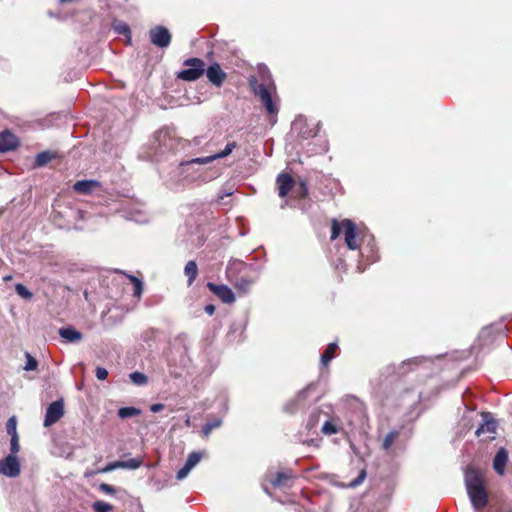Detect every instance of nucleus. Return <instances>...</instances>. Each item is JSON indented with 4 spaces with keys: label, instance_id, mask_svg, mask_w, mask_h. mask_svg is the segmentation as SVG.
<instances>
[{
    "label": "nucleus",
    "instance_id": "8fccbe9b",
    "mask_svg": "<svg viewBox=\"0 0 512 512\" xmlns=\"http://www.w3.org/2000/svg\"><path fill=\"white\" fill-rule=\"evenodd\" d=\"M297 192L299 193V196L301 198H305L308 194V188H307V185L304 181H302L300 184H299V187L297 188Z\"/></svg>",
    "mask_w": 512,
    "mask_h": 512
},
{
    "label": "nucleus",
    "instance_id": "4c0bfd02",
    "mask_svg": "<svg viewBox=\"0 0 512 512\" xmlns=\"http://www.w3.org/2000/svg\"><path fill=\"white\" fill-rule=\"evenodd\" d=\"M15 291H16V293H17L20 297H22V298H24V299H31V298H32V296H33L32 292H30V291L27 289V287H26V286H24V285H23V284H21V283H18V284H16V285H15Z\"/></svg>",
    "mask_w": 512,
    "mask_h": 512
},
{
    "label": "nucleus",
    "instance_id": "72a5a7b5",
    "mask_svg": "<svg viewBox=\"0 0 512 512\" xmlns=\"http://www.w3.org/2000/svg\"><path fill=\"white\" fill-rule=\"evenodd\" d=\"M129 377H130V380L132 381V383H134L135 385H138V386L144 385L148 382V377L142 372H138V371L132 372L129 375Z\"/></svg>",
    "mask_w": 512,
    "mask_h": 512
},
{
    "label": "nucleus",
    "instance_id": "f257e3e1",
    "mask_svg": "<svg viewBox=\"0 0 512 512\" xmlns=\"http://www.w3.org/2000/svg\"><path fill=\"white\" fill-rule=\"evenodd\" d=\"M258 76L260 82L255 76H250L248 79L249 87L255 96L259 97L266 111L269 114H276L278 107L272 100L271 90H275L272 75L265 65L258 66Z\"/></svg>",
    "mask_w": 512,
    "mask_h": 512
},
{
    "label": "nucleus",
    "instance_id": "ea45409f",
    "mask_svg": "<svg viewBox=\"0 0 512 512\" xmlns=\"http://www.w3.org/2000/svg\"><path fill=\"white\" fill-rule=\"evenodd\" d=\"M16 426H17L16 417L15 416L10 417L6 423V430L10 436L18 435Z\"/></svg>",
    "mask_w": 512,
    "mask_h": 512
},
{
    "label": "nucleus",
    "instance_id": "7c9ffc66",
    "mask_svg": "<svg viewBox=\"0 0 512 512\" xmlns=\"http://www.w3.org/2000/svg\"><path fill=\"white\" fill-rule=\"evenodd\" d=\"M400 432L398 430H391L384 438L382 448L385 451H389L394 441L399 437Z\"/></svg>",
    "mask_w": 512,
    "mask_h": 512
},
{
    "label": "nucleus",
    "instance_id": "bf43d9fd",
    "mask_svg": "<svg viewBox=\"0 0 512 512\" xmlns=\"http://www.w3.org/2000/svg\"><path fill=\"white\" fill-rule=\"evenodd\" d=\"M366 416L365 415H362V419H361V423H363V421L365 420Z\"/></svg>",
    "mask_w": 512,
    "mask_h": 512
},
{
    "label": "nucleus",
    "instance_id": "c03bdc74",
    "mask_svg": "<svg viewBox=\"0 0 512 512\" xmlns=\"http://www.w3.org/2000/svg\"><path fill=\"white\" fill-rule=\"evenodd\" d=\"M98 489L108 495H114L116 493V488L107 483H100Z\"/></svg>",
    "mask_w": 512,
    "mask_h": 512
},
{
    "label": "nucleus",
    "instance_id": "f3484780",
    "mask_svg": "<svg viewBox=\"0 0 512 512\" xmlns=\"http://www.w3.org/2000/svg\"><path fill=\"white\" fill-rule=\"evenodd\" d=\"M17 145V138L11 132L5 130L0 133V152H9L15 149Z\"/></svg>",
    "mask_w": 512,
    "mask_h": 512
},
{
    "label": "nucleus",
    "instance_id": "c756f323",
    "mask_svg": "<svg viewBox=\"0 0 512 512\" xmlns=\"http://www.w3.org/2000/svg\"><path fill=\"white\" fill-rule=\"evenodd\" d=\"M320 415H321V410L318 408H315L311 411V413L307 419V422H306V428L308 430H312L313 428H315L317 426L319 419H320Z\"/></svg>",
    "mask_w": 512,
    "mask_h": 512
},
{
    "label": "nucleus",
    "instance_id": "a18cd8bd",
    "mask_svg": "<svg viewBox=\"0 0 512 512\" xmlns=\"http://www.w3.org/2000/svg\"><path fill=\"white\" fill-rule=\"evenodd\" d=\"M95 376H96V378H97L98 380H100V381H104V380H106V379H107V377H108V371H107V369H105L104 367H100V366H98V367H96V369H95Z\"/></svg>",
    "mask_w": 512,
    "mask_h": 512
},
{
    "label": "nucleus",
    "instance_id": "393cba45",
    "mask_svg": "<svg viewBox=\"0 0 512 512\" xmlns=\"http://www.w3.org/2000/svg\"><path fill=\"white\" fill-rule=\"evenodd\" d=\"M55 157H56V154L49 150L40 152L35 157L34 166L35 167H43L46 164H48Z\"/></svg>",
    "mask_w": 512,
    "mask_h": 512
},
{
    "label": "nucleus",
    "instance_id": "58836bf2",
    "mask_svg": "<svg viewBox=\"0 0 512 512\" xmlns=\"http://www.w3.org/2000/svg\"><path fill=\"white\" fill-rule=\"evenodd\" d=\"M38 367V361L31 356L29 353H26V362L24 366V370L26 371H33L36 370Z\"/></svg>",
    "mask_w": 512,
    "mask_h": 512
},
{
    "label": "nucleus",
    "instance_id": "b1692460",
    "mask_svg": "<svg viewBox=\"0 0 512 512\" xmlns=\"http://www.w3.org/2000/svg\"><path fill=\"white\" fill-rule=\"evenodd\" d=\"M184 274L187 276L188 286H191L198 275V267L194 260L188 261L184 267Z\"/></svg>",
    "mask_w": 512,
    "mask_h": 512
},
{
    "label": "nucleus",
    "instance_id": "37998d69",
    "mask_svg": "<svg viewBox=\"0 0 512 512\" xmlns=\"http://www.w3.org/2000/svg\"><path fill=\"white\" fill-rule=\"evenodd\" d=\"M119 468L122 469L121 461H114V462L108 463L104 468H102L100 470V472L107 473V472H111V471H114Z\"/></svg>",
    "mask_w": 512,
    "mask_h": 512
},
{
    "label": "nucleus",
    "instance_id": "5fc2aeb1",
    "mask_svg": "<svg viewBox=\"0 0 512 512\" xmlns=\"http://www.w3.org/2000/svg\"><path fill=\"white\" fill-rule=\"evenodd\" d=\"M232 192H224L222 195L219 196V199H224V197L230 196Z\"/></svg>",
    "mask_w": 512,
    "mask_h": 512
},
{
    "label": "nucleus",
    "instance_id": "423d86ee",
    "mask_svg": "<svg viewBox=\"0 0 512 512\" xmlns=\"http://www.w3.org/2000/svg\"><path fill=\"white\" fill-rule=\"evenodd\" d=\"M506 325L502 322L494 323L484 327L478 335V344L480 348L491 346L498 338L504 337L507 331Z\"/></svg>",
    "mask_w": 512,
    "mask_h": 512
},
{
    "label": "nucleus",
    "instance_id": "c9c22d12",
    "mask_svg": "<svg viewBox=\"0 0 512 512\" xmlns=\"http://www.w3.org/2000/svg\"><path fill=\"white\" fill-rule=\"evenodd\" d=\"M92 508L94 512H110L112 511L113 506L109 503L98 500L92 504Z\"/></svg>",
    "mask_w": 512,
    "mask_h": 512
},
{
    "label": "nucleus",
    "instance_id": "4468645a",
    "mask_svg": "<svg viewBox=\"0 0 512 512\" xmlns=\"http://www.w3.org/2000/svg\"><path fill=\"white\" fill-rule=\"evenodd\" d=\"M236 147H237V143L235 141L229 142L225 145V148L222 151H220L216 154L210 155V156H206V157L193 158L192 162H197L198 164H201V165L211 163L212 161H214L216 159H222V158L229 156Z\"/></svg>",
    "mask_w": 512,
    "mask_h": 512
},
{
    "label": "nucleus",
    "instance_id": "bb28decb",
    "mask_svg": "<svg viewBox=\"0 0 512 512\" xmlns=\"http://www.w3.org/2000/svg\"><path fill=\"white\" fill-rule=\"evenodd\" d=\"M120 273L124 274L132 282L134 286L133 296L140 298L143 293V281L134 275H129L122 271Z\"/></svg>",
    "mask_w": 512,
    "mask_h": 512
},
{
    "label": "nucleus",
    "instance_id": "e433bc0d",
    "mask_svg": "<svg viewBox=\"0 0 512 512\" xmlns=\"http://www.w3.org/2000/svg\"><path fill=\"white\" fill-rule=\"evenodd\" d=\"M342 231V221L338 222L336 219H333L331 227V240H335L336 238H338Z\"/></svg>",
    "mask_w": 512,
    "mask_h": 512
},
{
    "label": "nucleus",
    "instance_id": "dca6fc26",
    "mask_svg": "<svg viewBox=\"0 0 512 512\" xmlns=\"http://www.w3.org/2000/svg\"><path fill=\"white\" fill-rule=\"evenodd\" d=\"M292 129L298 132V136L301 139H308L310 137H314L318 133V129L307 127L306 119L302 117L297 118L293 122Z\"/></svg>",
    "mask_w": 512,
    "mask_h": 512
},
{
    "label": "nucleus",
    "instance_id": "a211bd4d",
    "mask_svg": "<svg viewBox=\"0 0 512 512\" xmlns=\"http://www.w3.org/2000/svg\"><path fill=\"white\" fill-rule=\"evenodd\" d=\"M483 423L476 429L475 434L481 436L482 434H494L497 429V422L490 417L489 413L483 414Z\"/></svg>",
    "mask_w": 512,
    "mask_h": 512
},
{
    "label": "nucleus",
    "instance_id": "0eeeda50",
    "mask_svg": "<svg viewBox=\"0 0 512 512\" xmlns=\"http://www.w3.org/2000/svg\"><path fill=\"white\" fill-rule=\"evenodd\" d=\"M149 39L154 46L164 49L170 45L172 35L168 28L157 25L149 30Z\"/></svg>",
    "mask_w": 512,
    "mask_h": 512
},
{
    "label": "nucleus",
    "instance_id": "6e6552de",
    "mask_svg": "<svg viewBox=\"0 0 512 512\" xmlns=\"http://www.w3.org/2000/svg\"><path fill=\"white\" fill-rule=\"evenodd\" d=\"M315 386L316 385L314 383H310L304 389L299 391L295 398L286 403L284 411L294 414L297 411L304 409L306 407V400L309 397L310 392L315 389Z\"/></svg>",
    "mask_w": 512,
    "mask_h": 512
},
{
    "label": "nucleus",
    "instance_id": "f8f14e48",
    "mask_svg": "<svg viewBox=\"0 0 512 512\" xmlns=\"http://www.w3.org/2000/svg\"><path fill=\"white\" fill-rule=\"evenodd\" d=\"M204 74H206L208 81L217 88L221 87L227 78L226 72L223 71L217 62L212 63L208 67L205 66Z\"/></svg>",
    "mask_w": 512,
    "mask_h": 512
},
{
    "label": "nucleus",
    "instance_id": "2eb2a0df",
    "mask_svg": "<svg viewBox=\"0 0 512 512\" xmlns=\"http://www.w3.org/2000/svg\"><path fill=\"white\" fill-rule=\"evenodd\" d=\"M276 183L278 185V195L281 198L286 197L287 194L295 186V180L290 174L287 173H280L277 176Z\"/></svg>",
    "mask_w": 512,
    "mask_h": 512
},
{
    "label": "nucleus",
    "instance_id": "1a4fd4ad",
    "mask_svg": "<svg viewBox=\"0 0 512 512\" xmlns=\"http://www.w3.org/2000/svg\"><path fill=\"white\" fill-rule=\"evenodd\" d=\"M21 472L20 462L15 455H7L5 458L0 460V475H4L8 478H15L19 476Z\"/></svg>",
    "mask_w": 512,
    "mask_h": 512
},
{
    "label": "nucleus",
    "instance_id": "de8ad7c7",
    "mask_svg": "<svg viewBox=\"0 0 512 512\" xmlns=\"http://www.w3.org/2000/svg\"><path fill=\"white\" fill-rule=\"evenodd\" d=\"M366 477V471L362 470L359 475L350 483V487H357L359 486Z\"/></svg>",
    "mask_w": 512,
    "mask_h": 512
},
{
    "label": "nucleus",
    "instance_id": "f704fd0d",
    "mask_svg": "<svg viewBox=\"0 0 512 512\" xmlns=\"http://www.w3.org/2000/svg\"><path fill=\"white\" fill-rule=\"evenodd\" d=\"M321 431L325 435H334L339 432V429L332 421L326 420L322 425Z\"/></svg>",
    "mask_w": 512,
    "mask_h": 512
},
{
    "label": "nucleus",
    "instance_id": "c85d7f7f",
    "mask_svg": "<svg viewBox=\"0 0 512 512\" xmlns=\"http://www.w3.org/2000/svg\"><path fill=\"white\" fill-rule=\"evenodd\" d=\"M140 413H141L140 409H138L136 407H132V406H127V407H121L118 410L117 414L121 419H126V418H130L133 416H137Z\"/></svg>",
    "mask_w": 512,
    "mask_h": 512
},
{
    "label": "nucleus",
    "instance_id": "f03ea898",
    "mask_svg": "<svg viewBox=\"0 0 512 512\" xmlns=\"http://www.w3.org/2000/svg\"><path fill=\"white\" fill-rule=\"evenodd\" d=\"M464 480L474 510L476 512H483L482 510L488 504V494L480 471L474 467H468L465 471Z\"/></svg>",
    "mask_w": 512,
    "mask_h": 512
},
{
    "label": "nucleus",
    "instance_id": "7ed1b4c3",
    "mask_svg": "<svg viewBox=\"0 0 512 512\" xmlns=\"http://www.w3.org/2000/svg\"><path fill=\"white\" fill-rule=\"evenodd\" d=\"M193 159L182 161L178 166L173 167L166 178L164 179L165 186L174 192L181 191L186 183H192L195 176L190 172V167L197 162H192Z\"/></svg>",
    "mask_w": 512,
    "mask_h": 512
},
{
    "label": "nucleus",
    "instance_id": "a19ab883",
    "mask_svg": "<svg viewBox=\"0 0 512 512\" xmlns=\"http://www.w3.org/2000/svg\"><path fill=\"white\" fill-rule=\"evenodd\" d=\"M20 445H19V437L18 435H12L10 439V451L11 453L9 455H15L19 452Z\"/></svg>",
    "mask_w": 512,
    "mask_h": 512
},
{
    "label": "nucleus",
    "instance_id": "a878e982",
    "mask_svg": "<svg viewBox=\"0 0 512 512\" xmlns=\"http://www.w3.org/2000/svg\"><path fill=\"white\" fill-rule=\"evenodd\" d=\"M338 348L336 342L330 343L326 350L322 353L320 360L323 366H327L330 361L335 357V352Z\"/></svg>",
    "mask_w": 512,
    "mask_h": 512
},
{
    "label": "nucleus",
    "instance_id": "9d476101",
    "mask_svg": "<svg viewBox=\"0 0 512 512\" xmlns=\"http://www.w3.org/2000/svg\"><path fill=\"white\" fill-rule=\"evenodd\" d=\"M345 244L350 250H358L359 243L357 241L358 231L355 223L350 219L342 221Z\"/></svg>",
    "mask_w": 512,
    "mask_h": 512
},
{
    "label": "nucleus",
    "instance_id": "4d7b16f0",
    "mask_svg": "<svg viewBox=\"0 0 512 512\" xmlns=\"http://www.w3.org/2000/svg\"><path fill=\"white\" fill-rule=\"evenodd\" d=\"M194 143H195V145H199L201 143L200 138L195 137L194 138Z\"/></svg>",
    "mask_w": 512,
    "mask_h": 512
},
{
    "label": "nucleus",
    "instance_id": "3c124183",
    "mask_svg": "<svg viewBox=\"0 0 512 512\" xmlns=\"http://www.w3.org/2000/svg\"><path fill=\"white\" fill-rule=\"evenodd\" d=\"M164 409V404L162 403H154L150 406V411L153 413H158Z\"/></svg>",
    "mask_w": 512,
    "mask_h": 512
},
{
    "label": "nucleus",
    "instance_id": "412c9836",
    "mask_svg": "<svg viewBox=\"0 0 512 512\" xmlns=\"http://www.w3.org/2000/svg\"><path fill=\"white\" fill-rule=\"evenodd\" d=\"M111 27L115 34L125 36L127 43L131 44V41H132L131 29L126 22H124L122 20L115 19V20H113Z\"/></svg>",
    "mask_w": 512,
    "mask_h": 512
},
{
    "label": "nucleus",
    "instance_id": "6e6d98bb",
    "mask_svg": "<svg viewBox=\"0 0 512 512\" xmlns=\"http://www.w3.org/2000/svg\"><path fill=\"white\" fill-rule=\"evenodd\" d=\"M11 279H12L11 275H6V276L3 277V281L4 282L10 281Z\"/></svg>",
    "mask_w": 512,
    "mask_h": 512
},
{
    "label": "nucleus",
    "instance_id": "20e7f679",
    "mask_svg": "<svg viewBox=\"0 0 512 512\" xmlns=\"http://www.w3.org/2000/svg\"><path fill=\"white\" fill-rule=\"evenodd\" d=\"M183 148V141L172 134L167 129L159 130L155 133L152 149L155 155H165L167 153H176Z\"/></svg>",
    "mask_w": 512,
    "mask_h": 512
},
{
    "label": "nucleus",
    "instance_id": "5701e85b",
    "mask_svg": "<svg viewBox=\"0 0 512 512\" xmlns=\"http://www.w3.org/2000/svg\"><path fill=\"white\" fill-rule=\"evenodd\" d=\"M294 476L290 471H279L276 473L274 479L270 480V483L275 488H280L286 485L287 481L292 479Z\"/></svg>",
    "mask_w": 512,
    "mask_h": 512
},
{
    "label": "nucleus",
    "instance_id": "cd10ccee",
    "mask_svg": "<svg viewBox=\"0 0 512 512\" xmlns=\"http://www.w3.org/2000/svg\"><path fill=\"white\" fill-rule=\"evenodd\" d=\"M222 425V420L220 418H214L212 420H208L202 426V433L205 437L209 436L212 430L219 428Z\"/></svg>",
    "mask_w": 512,
    "mask_h": 512
},
{
    "label": "nucleus",
    "instance_id": "ddd939ff",
    "mask_svg": "<svg viewBox=\"0 0 512 512\" xmlns=\"http://www.w3.org/2000/svg\"><path fill=\"white\" fill-rule=\"evenodd\" d=\"M207 288L226 304H231L235 301L234 292L225 284H215L213 282H208Z\"/></svg>",
    "mask_w": 512,
    "mask_h": 512
},
{
    "label": "nucleus",
    "instance_id": "603ef678",
    "mask_svg": "<svg viewBox=\"0 0 512 512\" xmlns=\"http://www.w3.org/2000/svg\"><path fill=\"white\" fill-rule=\"evenodd\" d=\"M241 328H242V324L241 323L234 322L230 326L229 333H234V332H236L237 330H239Z\"/></svg>",
    "mask_w": 512,
    "mask_h": 512
},
{
    "label": "nucleus",
    "instance_id": "aec40b11",
    "mask_svg": "<svg viewBox=\"0 0 512 512\" xmlns=\"http://www.w3.org/2000/svg\"><path fill=\"white\" fill-rule=\"evenodd\" d=\"M100 187V183L97 180H80L73 185L74 191L81 194H89L94 191L95 188Z\"/></svg>",
    "mask_w": 512,
    "mask_h": 512
},
{
    "label": "nucleus",
    "instance_id": "4be33fe9",
    "mask_svg": "<svg viewBox=\"0 0 512 512\" xmlns=\"http://www.w3.org/2000/svg\"><path fill=\"white\" fill-rule=\"evenodd\" d=\"M59 335L69 343L78 342L83 337L82 333L75 329L73 326L60 328Z\"/></svg>",
    "mask_w": 512,
    "mask_h": 512
},
{
    "label": "nucleus",
    "instance_id": "79ce46f5",
    "mask_svg": "<svg viewBox=\"0 0 512 512\" xmlns=\"http://www.w3.org/2000/svg\"><path fill=\"white\" fill-rule=\"evenodd\" d=\"M252 281L247 278H240L236 284V287L244 292L248 291Z\"/></svg>",
    "mask_w": 512,
    "mask_h": 512
},
{
    "label": "nucleus",
    "instance_id": "9b49d317",
    "mask_svg": "<svg viewBox=\"0 0 512 512\" xmlns=\"http://www.w3.org/2000/svg\"><path fill=\"white\" fill-rule=\"evenodd\" d=\"M64 414L63 400H57L49 404L44 417V427H50L60 420Z\"/></svg>",
    "mask_w": 512,
    "mask_h": 512
},
{
    "label": "nucleus",
    "instance_id": "09e8293b",
    "mask_svg": "<svg viewBox=\"0 0 512 512\" xmlns=\"http://www.w3.org/2000/svg\"><path fill=\"white\" fill-rule=\"evenodd\" d=\"M426 359L421 357H415V358H412V359H409L407 361H404L402 363V367L404 368L405 366H411V365H418L420 364L421 362L425 361Z\"/></svg>",
    "mask_w": 512,
    "mask_h": 512
},
{
    "label": "nucleus",
    "instance_id": "864d4df0",
    "mask_svg": "<svg viewBox=\"0 0 512 512\" xmlns=\"http://www.w3.org/2000/svg\"><path fill=\"white\" fill-rule=\"evenodd\" d=\"M204 311L209 315H213L215 312V306L213 304H208L204 307Z\"/></svg>",
    "mask_w": 512,
    "mask_h": 512
},
{
    "label": "nucleus",
    "instance_id": "39448f33",
    "mask_svg": "<svg viewBox=\"0 0 512 512\" xmlns=\"http://www.w3.org/2000/svg\"><path fill=\"white\" fill-rule=\"evenodd\" d=\"M184 69L177 72V79L192 82L200 79L205 73V62L201 58L191 57L183 62Z\"/></svg>",
    "mask_w": 512,
    "mask_h": 512
},
{
    "label": "nucleus",
    "instance_id": "2f4dec72",
    "mask_svg": "<svg viewBox=\"0 0 512 512\" xmlns=\"http://www.w3.org/2000/svg\"><path fill=\"white\" fill-rule=\"evenodd\" d=\"M143 464L141 458H131L129 460H121L122 469L136 470Z\"/></svg>",
    "mask_w": 512,
    "mask_h": 512
},
{
    "label": "nucleus",
    "instance_id": "13d9d810",
    "mask_svg": "<svg viewBox=\"0 0 512 512\" xmlns=\"http://www.w3.org/2000/svg\"><path fill=\"white\" fill-rule=\"evenodd\" d=\"M368 246L370 247V250L373 251V246L370 242L368 243Z\"/></svg>",
    "mask_w": 512,
    "mask_h": 512
},
{
    "label": "nucleus",
    "instance_id": "49530a36",
    "mask_svg": "<svg viewBox=\"0 0 512 512\" xmlns=\"http://www.w3.org/2000/svg\"><path fill=\"white\" fill-rule=\"evenodd\" d=\"M192 469L189 468L187 465H183V467L177 472L176 474V479L177 480H183L184 478H186L188 476V474L190 473Z\"/></svg>",
    "mask_w": 512,
    "mask_h": 512
},
{
    "label": "nucleus",
    "instance_id": "473e14b6",
    "mask_svg": "<svg viewBox=\"0 0 512 512\" xmlns=\"http://www.w3.org/2000/svg\"><path fill=\"white\" fill-rule=\"evenodd\" d=\"M202 459V453L199 451H193L191 452L186 461L185 465H187L189 468L193 469Z\"/></svg>",
    "mask_w": 512,
    "mask_h": 512
},
{
    "label": "nucleus",
    "instance_id": "6ab92c4d",
    "mask_svg": "<svg viewBox=\"0 0 512 512\" xmlns=\"http://www.w3.org/2000/svg\"><path fill=\"white\" fill-rule=\"evenodd\" d=\"M508 461V453L506 449L499 448L493 459V468L499 475H504L505 466Z\"/></svg>",
    "mask_w": 512,
    "mask_h": 512
}]
</instances>
